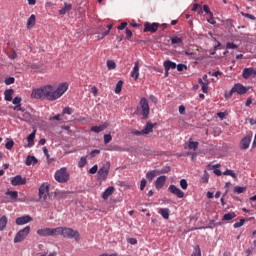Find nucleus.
Wrapping results in <instances>:
<instances>
[{
	"mask_svg": "<svg viewBox=\"0 0 256 256\" xmlns=\"http://www.w3.org/2000/svg\"><path fill=\"white\" fill-rule=\"evenodd\" d=\"M58 235H61L64 239H75V241H79L81 236L79 231L69 227H58Z\"/></svg>",
	"mask_w": 256,
	"mask_h": 256,
	"instance_id": "nucleus-2",
	"label": "nucleus"
},
{
	"mask_svg": "<svg viewBox=\"0 0 256 256\" xmlns=\"http://www.w3.org/2000/svg\"><path fill=\"white\" fill-rule=\"evenodd\" d=\"M33 218L31 216H22L16 219V225H26V223H31Z\"/></svg>",
	"mask_w": 256,
	"mask_h": 256,
	"instance_id": "nucleus-16",
	"label": "nucleus"
},
{
	"mask_svg": "<svg viewBox=\"0 0 256 256\" xmlns=\"http://www.w3.org/2000/svg\"><path fill=\"white\" fill-rule=\"evenodd\" d=\"M39 199H43V201H47L49 199V185L43 183L39 188Z\"/></svg>",
	"mask_w": 256,
	"mask_h": 256,
	"instance_id": "nucleus-9",
	"label": "nucleus"
},
{
	"mask_svg": "<svg viewBox=\"0 0 256 256\" xmlns=\"http://www.w3.org/2000/svg\"><path fill=\"white\" fill-rule=\"evenodd\" d=\"M69 177H70L69 172L65 167L60 168L54 174V179L58 183H67V181H69Z\"/></svg>",
	"mask_w": 256,
	"mask_h": 256,
	"instance_id": "nucleus-4",
	"label": "nucleus"
},
{
	"mask_svg": "<svg viewBox=\"0 0 256 256\" xmlns=\"http://www.w3.org/2000/svg\"><path fill=\"white\" fill-rule=\"evenodd\" d=\"M179 113L180 115H185V107L183 105L179 106Z\"/></svg>",
	"mask_w": 256,
	"mask_h": 256,
	"instance_id": "nucleus-64",
	"label": "nucleus"
},
{
	"mask_svg": "<svg viewBox=\"0 0 256 256\" xmlns=\"http://www.w3.org/2000/svg\"><path fill=\"white\" fill-rule=\"evenodd\" d=\"M245 225V218L239 220V222H235L233 224L234 229H239V227H243Z\"/></svg>",
	"mask_w": 256,
	"mask_h": 256,
	"instance_id": "nucleus-43",
	"label": "nucleus"
},
{
	"mask_svg": "<svg viewBox=\"0 0 256 256\" xmlns=\"http://www.w3.org/2000/svg\"><path fill=\"white\" fill-rule=\"evenodd\" d=\"M5 85H13L15 83V78L14 77H8L4 80Z\"/></svg>",
	"mask_w": 256,
	"mask_h": 256,
	"instance_id": "nucleus-46",
	"label": "nucleus"
},
{
	"mask_svg": "<svg viewBox=\"0 0 256 256\" xmlns=\"http://www.w3.org/2000/svg\"><path fill=\"white\" fill-rule=\"evenodd\" d=\"M7 223H9V219L5 215H0V231H5Z\"/></svg>",
	"mask_w": 256,
	"mask_h": 256,
	"instance_id": "nucleus-23",
	"label": "nucleus"
},
{
	"mask_svg": "<svg viewBox=\"0 0 256 256\" xmlns=\"http://www.w3.org/2000/svg\"><path fill=\"white\" fill-rule=\"evenodd\" d=\"M121 89H123V80H120L116 84L115 93L119 94L121 93Z\"/></svg>",
	"mask_w": 256,
	"mask_h": 256,
	"instance_id": "nucleus-42",
	"label": "nucleus"
},
{
	"mask_svg": "<svg viewBox=\"0 0 256 256\" xmlns=\"http://www.w3.org/2000/svg\"><path fill=\"white\" fill-rule=\"evenodd\" d=\"M252 139H253V134H248L247 136L241 139L240 145H239L241 151H246L249 145H251Z\"/></svg>",
	"mask_w": 256,
	"mask_h": 256,
	"instance_id": "nucleus-11",
	"label": "nucleus"
},
{
	"mask_svg": "<svg viewBox=\"0 0 256 256\" xmlns=\"http://www.w3.org/2000/svg\"><path fill=\"white\" fill-rule=\"evenodd\" d=\"M99 169V166H97V164H95L92 168L89 169L88 173H90V175H95V173H97Z\"/></svg>",
	"mask_w": 256,
	"mask_h": 256,
	"instance_id": "nucleus-48",
	"label": "nucleus"
},
{
	"mask_svg": "<svg viewBox=\"0 0 256 256\" xmlns=\"http://www.w3.org/2000/svg\"><path fill=\"white\" fill-rule=\"evenodd\" d=\"M87 165V160L85 158H81L78 162V167H85Z\"/></svg>",
	"mask_w": 256,
	"mask_h": 256,
	"instance_id": "nucleus-54",
	"label": "nucleus"
},
{
	"mask_svg": "<svg viewBox=\"0 0 256 256\" xmlns=\"http://www.w3.org/2000/svg\"><path fill=\"white\" fill-rule=\"evenodd\" d=\"M156 175H157L156 170L148 171L146 173V179H148V181H152L153 179H155Z\"/></svg>",
	"mask_w": 256,
	"mask_h": 256,
	"instance_id": "nucleus-34",
	"label": "nucleus"
},
{
	"mask_svg": "<svg viewBox=\"0 0 256 256\" xmlns=\"http://www.w3.org/2000/svg\"><path fill=\"white\" fill-rule=\"evenodd\" d=\"M222 175H229L230 177H232V179H237V174L231 170V169H226Z\"/></svg>",
	"mask_w": 256,
	"mask_h": 256,
	"instance_id": "nucleus-38",
	"label": "nucleus"
},
{
	"mask_svg": "<svg viewBox=\"0 0 256 256\" xmlns=\"http://www.w3.org/2000/svg\"><path fill=\"white\" fill-rule=\"evenodd\" d=\"M26 184H27V178L21 175H16L11 179V185H13L14 187H17L19 185H26Z\"/></svg>",
	"mask_w": 256,
	"mask_h": 256,
	"instance_id": "nucleus-13",
	"label": "nucleus"
},
{
	"mask_svg": "<svg viewBox=\"0 0 256 256\" xmlns=\"http://www.w3.org/2000/svg\"><path fill=\"white\" fill-rule=\"evenodd\" d=\"M203 11L206 12V14L209 15L210 17H213V12H211V9H209L208 5L203 6Z\"/></svg>",
	"mask_w": 256,
	"mask_h": 256,
	"instance_id": "nucleus-49",
	"label": "nucleus"
},
{
	"mask_svg": "<svg viewBox=\"0 0 256 256\" xmlns=\"http://www.w3.org/2000/svg\"><path fill=\"white\" fill-rule=\"evenodd\" d=\"M168 191L170 193H172V195H176V197H178V199H183L185 197V192L182 191L181 189H179L177 186L171 184L168 187Z\"/></svg>",
	"mask_w": 256,
	"mask_h": 256,
	"instance_id": "nucleus-12",
	"label": "nucleus"
},
{
	"mask_svg": "<svg viewBox=\"0 0 256 256\" xmlns=\"http://www.w3.org/2000/svg\"><path fill=\"white\" fill-rule=\"evenodd\" d=\"M50 121H61V115L57 114L53 117H50Z\"/></svg>",
	"mask_w": 256,
	"mask_h": 256,
	"instance_id": "nucleus-58",
	"label": "nucleus"
},
{
	"mask_svg": "<svg viewBox=\"0 0 256 256\" xmlns=\"http://www.w3.org/2000/svg\"><path fill=\"white\" fill-rule=\"evenodd\" d=\"M14 111H21V113H23L22 117H19V119L21 121H25L26 119H29L30 114L29 112H25V109H23V107H21V104H18L16 106L13 107Z\"/></svg>",
	"mask_w": 256,
	"mask_h": 256,
	"instance_id": "nucleus-15",
	"label": "nucleus"
},
{
	"mask_svg": "<svg viewBox=\"0 0 256 256\" xmlns=\"http://www.w3.org/2000/svg\"><path fill=\"white\" fill-rule=\"evenodd\" d=\"M37 235L40 237H57L58 227L57 228H41L37 230Z\"/></svg>",
	"mask_w": 256,
	"mask_h": 256,
	"instance_id": "nucleus-6",
	"label": "nucleus"
},
{
	"mask_svg": "<svg viewBox=\"0 0 256 256\" xmlns=\"http://www.w3.org/2000/svg\"><path fill=\"white\" fill-rule=\"evenodd\" d=\"M176 69L177 71L181 72V71H187V65L185 64H178L176 65Z\"/></svg>",
	"mask_w": 256,
	"mask_h": 256,
	"instance_id": "nucleus-47",
	"label": "nucleus"
},
{
	"mask_svg": "<svg viewBox=\"0 0 256 256\" xmlns=\"http://www.w3.org/2000/svg\"><path fill=\"white\" fill-rule=\"evenodd\" d=\"M139 106L137 108L138 113L142 116V119L147 120L149 119V114L151 113V108L149 107V101L147 98L143 97L140 99Z\"/></svg>",
	"mask_w": 256,
	"mask_h": 256,
	"instance_id": "nucleus-3",
	"label": "nucleus"
},
{
	"mask_svg": "<svg viewBox=\"0 0 256 256\" xmlns=\"http://www.w3.org/2000/svg\"><path fill=\"white\" fill-rule=\"evenodd\" d=\"M226 49H237V45L233 42L226 43Z\"/></svg>",
	"mask_w": 256,
	"mask_h": 256,
	"instance_id": "nucleus-53",
	"label": "nucleus"
},
{
	"mask_svg": "<svg viewBox=\"0 0 256 256\" xmlns=\"http://www.w3.org/2000/svg\"><path fill=\"white\" fill-rule=\"evenodd\" d=\"M163 66L165 71H170V69H177V63L171 60L164 61Z\"/></svg>",
	"mask_w": 256,
	"mask_h": 256,
	"instance_id": "nucleus-19",
	"label": "nucleus"
},
{
	"mask_svg": "<svg viewBox=\"0 0 256 256\" xmlns=\"http://www.w3.org/2000/svg\"><path fill=\"white\" fill-rule=\"evenodd\" d=\"M167 181V176L165 175H162V176H159L156 181H155V187L156 189H163V187H165V183Z\"/></svg>",
	"mask_w": 256,
	"mask_h": 256,
	"instance_id": "nucleus-14",
	"label": "nucleus"
},
{
	"mask_svg": "<svg viewBox=\"0 0 256 256\" xmlns=\"http://www.w3.org/2000/svg\"><path fill=\"white\" fill-rule=\"evenodd\" d=\"M153 127H155V124L147 122L144 128L142 129V132L144 133V135H149V133H153Z\"/></svg>",
	"mask_w": 256,
	"mask_h": 256,
	"instance_id": "nucleus-21",
	"label": "nucleus"
},
{
	"mask_svg": "<svg viewBox=\"0 0 256 256\" xmlns=\"http://www.w3.org/2000/svg\"><path fill=\"white\" fill-rule=\"evenodd\" d=\"M146 186H147V180L143 178L140 182V191H143Z\"/></svg>",
	"mask_w": 256,
	"mask_h": 256,
	"instance_id": "nucleus-52",
	"label": "nucleus"
},
{
	"mask_svg": "<svg viewBox=\"0 0 256 256\" xmlns=\"http://www.w3.org/2000/svg\"><path fill=\"white\" fill-rule=\"evenodd\" d=\"M5 195H8L14 201H17V199L19 198V192L17 191L8 190L5 192Z\"/></svg>",
	"mask_w": 256,
	"mask_h": 256,
	"instance_id": "nucleus-28",
	"label": "nucleus"
},
{
	"mask_svg": "<svg viewBox=\"0 0 256 256\" xmlns=\"http://www.w3.org/2000/svg\"><path fill=\"white\" fill-rule=\"evenodd\" d=\"M229 187H231V182H226V183H225V189H226V191H225L224 195H227V193H229Z\"/></svg>",
	"mask_w": 256,
	"mask_h": 256,
	"instance_id": "nucleus-61",
	"label": "nucleus"
},
{
	"mask_svg": "<svg viewBox=\"0 0 256 256\" xmlns=\"http://www.w3.org/2000/svg\"><path fill=\"white\" fill-rule=\"evenodd\" d=\"M107 129V124H102L100 126H92L90 131L93 133H101V131H105Z\"/></svg>",
	"mask_w": 256,
	"mask_h": 256,
	"instance_id": "nucleus-25",
	"label": "nucleus"
},
{
	"mask_svg": "<svg viewBox=\"0 0 256 256\" xmlns=\"http://www.w3.org/2000/svg\"><path fill=\"white\" fill-rule=\"evenodd\" d=\"M14 145H15V142L13 141V139H8L5 144V148L8 149V151H11Z\"/></svg>",
	"mask_w": 256,
	"mask_h": 256,
	"instance_id": "nucleus-40",
	"label": "nucleus"
},
{
	"mask_svg": "<svg viewBox=\"0 0 256 256\" xmlns=\"http://www.w3.org/2000/svg\"><path fill=\"white\" fill-rule=\"evenodd\" d=\"M198 83L202 86L203 93H207L209 91V85L203 82L201 78H199Z\"/></svg>",
	"mask_w": 256,
	"mask_h": 256,
	"instance_id": "nucleus-36",
	"label": "nucleus"
},
{
	"mask_svg": "<svg viewBox=\"0 0 256 256\" xmlns=\"http://www.w3.org/2000/svg\"><path fill=\"white\" fill-rule=\"evenodd\" d=\"M237 217V214L235 212H228L224 214L222 221H232V219H235Z\"/></svg>",
	"mask_w": 256,
	"mask_h": 256,
	"instance_id": "nucleus-26",
	"label": "nucleus"
},
{
	"mask_svg": "<svg viewBox=\"0 0 256 256\" xmlns=\"http://www.w3.org/2000/svg\"><path fill=\"white\" fill-rule=\"evenodd\" d=\"M198 148H199V142H195L192 140L188 141V149H193V151H197Z\"/></svg>",
	"mask_w": 256,
	"mask_h": 256,
	"instance_id": "nucleus-33",
	"label": "nucleus"
},
{
	"mask_svg": "<svg viewBox=\"0 0 256 256\" xmlns=\"http://www.w3.org/2000/svg\"><path fill=\"white\" fill-rule=\"evenodd\" d=\"M216 225L215 220H210L208 223V229H213Z\"/></svg>",
	"mask_w": 256,
	"mask_h": 256,
	"instance_id": "nucleus-59",
	"label": "nucleus"
},
{
	"mask_svg": "<svg viewBox=\"0 0 256 256\" xmlns=\"http://www.w3.org/2000/svg\"><path fill=\"white\" fill-rule=\"evenodd\" d=\"M125 27H127V22H122V23L118 26V30H119V31H123V29H125Z\"/></svg>",
	"mask_w": 256,
	"mask_h": 256,
	"instance_id": "nucleus-60",
	"label": "nucleus"
},
{
	"mask_svg": "<svg viewBox=\"0 0 256 256\" xmlns=\"http://www.w3.org/2000/svg\"><path fill=\"white\" fill-rule=\"evenodd\" d=\"M21 101H22V99H21V97H19V96H16V97H14V99L12 100V103H13V105H21Z\"/></svg>",
	"mask_w": 256,
	"mask_h": 256,
	"instance_id": "nucleus-50",
	"label": "nucleus"
},
{
	"mask_svg": "<svg viewBox=\"0 0 256 256\" xmlns=\"http://www.w3.org/2000/svg\"><path fill=\"white\" fill-rule=\"evenodd\" d=\"M106 151H123V149L119 146H114L113 148H107Z\"/></svg>",
	"mask_w": 256,
	"mask_h": 256,
	"instance_id": "nucleus-56",
	"label": "nucleus"
},
{
	"mask_svg": "<svg viewBox=\"0 0 256 256\" xmlns=\"http://www.w3.org/2000/svg\"><path fill=\"white\" fill-rule=\"evenodd\" d=\"M27 141H28V147H33V145H35V131L32 132L30 135H28L27 137Z\"/></svg>",
	"mask_w": 256,
	"mask_h": 256,
	"instance_id": "nucleus-32",
	"label": "nucleus"
},
{
	"mask_svg": "<svg viewBox=\"0 0 256 256\" xmlns=\"http://www.w3.org/2000/svg\"><path fill=\"white\" fill-rule=\"evenodd\" d=\"M62 113H63V115H72L73 114V110L71 108H69V107H65L63 109Z\"/></svg>",
	"mask_w": 256,
	"mask_h": 256,
	"instance_id": "nucleus-51",
	"label": "nucleus"
},
{
	"mask_svg": "<svg viewBox=\"0 0 256 256\" xmlns=\"http://www.w3.org/2000/svg\"><path fill=\"white\" fill-rule=\"evenodd\" d=\"M69 89V83L62 82L58 85L57 89L53 85L48 84L39 88H33L30 94L31 99H38L40 101H57L61 99L67 90Z\"/></svg>",
	"mask_w": 256,
	"mask_h": 256,
	"instance_id": "nucleus-1",
	"label": "nucleus"
},
{
	"mask_svg": "<svg viewBox=\"0 0 256 256\" xmlns=\"http://www.w3.org/2000/svg\"><path fill=\"white\" fill-rule=\"evenodd\" d=\"M245 191H247L246 187H243V186L234 187V193H237V195H241V193H245Z\"/></svg>",
	"mask_w": 256,
	"mask_h": 256,
	"instance_id": "nucleus-39",
	"label": "nucleus"
},
{
	"mask_svg": "<svg viewBox=\"0 0 256 256\" xmlns=\"http://www.w3.org/2000/svg\"><path fill=\"white\" fill-rule=\"evenodd\" d=\"M157 29H159V23L154 22H146L144 24V33H157Z\"/></svg>",
	"mask_w": 256,
	"mask_h": 256,
	"instance_id": "nucleus-10",
	"label": "nucleus"
},
{
	"mask_svg": "<svg viewBox=\"0 0 256 256\" xmlns=\"http://www.w3.org/2000/svg\"><path fill=\"white\" fill-rule=\"evenodd\" d=\"M109 169H111V164L107 162L104 166H102L97 172V181L103 182L107 181L109 177Z\"/></svg>",
	"mask_w": 256,
	"mask_h": 256,
	"instance_id": "nucleus-5",
	"label": "nucleus"
},
{
	"mask_svg": "<svg viewBox=\"0 0 256 256\" xmlns=\"http://www.w3.org/2000/svg\"><path fill=\"white\" fill-rule=\"evenodd\" d=\"M112 140H113V137L111 136V134L104 135V144L105 145H108V143H111Z\"/></svg>",
	"mask_w": 256,
	"mask_h": 256,
	"instance_id": "nucleus-45",
	"label": "nucleus"
},
{
	"mask_svg": "<svg viewBox=\"0 0 256 256\" xmlns=\"http://www.w3.org/2000/svg\"><path fill=\"white\" fill-rule=\"evenodd\" d=\"M217 117H219V119H221V121H223V119H225V112H218Z\"/></svg>",
	"mask_w": 256,
	"mask_h": 256,
	"instance_id": "nucleus-62",
	"label": "nucleus"
},
{
	"mask_svg": "<svg viewBox=\"0 0 256 256\" xmlns=\"http://www.w3.org/2000/svg\"><path fill=\"white\" fill-rule=\"evenodd\" d=\"M159 215L163 217V219H169V215H171V210L169 208H159L158 209Z\"/></svg>",
	"mask_w": 256,
	"mask_h": 256,
	"instance_id": "nucleus-22",
	"label": "nucleus"
},
{
	"mask_svg": "<svg viewBox=\"0 0 256 256\" xmlns=\"http://www.w3.org/2000/svg\"><path fill=\"white\" fill-rule=\"evenodd\" d=\"M106 65L109 71H113V69H117V64L113 60H108Z\"/></svg>",
	"mask_w": 256,
	"mask_h": 256,
	"instance_id": "nucleus-37",
	"label": "nucleus"
},
{
	"mask_svg": "<svg viewBox=\"0 0 256 256\" xmlns=\"http://www.w3.org/2000/svg\"><path fill=\"white\" fill-rule=\"evenodd\" d=\"M131 37H133V32H131V30L126 28V39H128V41H129L131 39Z\"/></svg>",
	"mask_w": 256,
	"mask_h": 256,
	"instance_id": "nucleus-55",
	"label": "nucleus"
},
{
	"mask_svg": "<svg viewBox=\"0 0 256 256\" xmlns=\"http://www.w3.org/2000/svg\"><path fill=\"white\" fill-rule=\"evenodd\" d=\"M170 40L172 45H183V38L179 36H172Z\"/></svg>",
	"mask_w": 256,
	"mask_h": 256,
	"instance_id": "nucleus-27",
	"label": "nucleus"
},
{
	"mask_svg": "<svg viewBox=\"0 0 256 256\" xmlns=\"http://www.w3.org/2000/svg\"><path fill=\"white\" fill-rule=\"evenodd\" d=\"M127 242L130 244V245H137V240L135 238H128L127 239Z\"/></svg>",
	"mask_w": 256,
	"mask_h": 256,
	"instance_id": "nucleus-57",
	"label": "nucleus"
},
{
	"mask_svg": "<svg viewBox=\"0 0 256 256\" xmlns=\"http://www.w3.org/2000/svg\"><path fill=\"white\" fill-rule=\"evenodd\" d=\"M38 162L39 160H37L35 156H31V155L27 156L25 161L27 167H29L30 165H37Z\"/></svg>",
	"mask_w": 256,
	"mask_h": 256,
	"instance_id": "nucleus-24",
	"label": "nucleus"
},
{
	"mask_svg": "<svg viewBox=\"0 0 256 256\" xmlns=\"http://www.w3.org/2000/svg\"><path fill=\"white\" fill-rule=\"evenodd\" d=\"M200 182H202V183H209V172H207V170L204 171V174L201 177Z\"/></svg>",
	"mask_w": 256,
	"mask_h": 256,
	"instance_id": "nucleus-41",
	"label": "nucleus"
},
{
	"mask_svg": "<svg viewBox=\"0 0 256 256\" xmlns=\"http://www.w3.org/2000/svg\"><path fill=\"white\" fill-rule=\"evenodd\" d=\"M217 167H221V165L220 164H216L214 166L208 165V169H213L217 177H221L223 173Z\"/></svg>",
	"mask_w": 256,
	"mask_h": 256,
	"instance_id": "nucleus-31",
	"label": "nucleus"
},
{
	"mask_svg": "<svg viewBox=\"0 0 256 256\" xmlns=\"http://www.w3.org/2000/svg\"><path fill=\"white\" fill-rule=\"evenodd\" d=\"M251 75H254V77H256V70L253 69V67L245 68V69L243 70L242 77H243L244 79H249Z\"/></svg>",
	"mask_w": 256,
	"mask_h": 256,
	"instance_id": "nucleus-17",
	"label": "nucleus"
},
{
	"mask_svg": "<svg viewBox=\"0 0 256 256\" xmlns=\"http://www.w3.org/2000/svg\"><path fill=\"white\" fill-rule=\"evenodd\" d=\"M99 153H101V150L95 149V150H93V151L90 153V155H91V157H95V155H99Z\"/></svg>",
	"mask_w": 256,
	"mask_h": 256,
	"instance_id": "nucleus-63",
	"label": "nucleus"
},
{
	"mask_svg": "<svg viewBox=\"0 0 256 256\" xmlns=\"http://www.w3.org/2000/svg\"><path fill=\"white\" fill-rule=\"evenodd\" d=\"M29 233H31V227H24L23 229L17 232L16 236L14 237V243H21V241H25Z\"/></svg>",
	"mask_w": 256,
	"mask_h": 256,
	"instance_id": "nucleus-7",
	"label": "nucleus"
},
{
	"mask_svg": "<svg viewBox=\"0 0 256 256\" xmlns=\"http://www.w3.org/2000/svg\"><path fill=\"white\" fill-rule=\"evenodd\" d=\"M180 187L181 189H183L184 191L187 190V187H189V184L187 183L186 179H181L180 180Z\"/></svg>",
	"mask_w": 256,
	"mask_h": 256,
	"instance_id": "nucleus-44",
	"label": "nucleus"
},
{
	"mask_svg": "<svg viewBox=\"0 0 256 256\" xmlns=\"http://www.w3.org/2000/svg\"><path fill=\"white\" fill-rule=\"evenodd\" d=\"M42 151L47 159V163H53L54 159L49 156V150L47 149V147H43Z\"/></svg>",
	"mask_w": 256,
	"mask_h": 256,
	"instance_id": "nucleus-35",
	"label": "nucleus"
},
{
	"mask_svg": "<svg viewBox=\"0 0 256 256\" xmlns=\"http://www.w3.org/2000/svg\"><path fill=\"white\" fill-rule=\"evenodd\" d=\"M131 77L137 81V79H139V61H136L134 63V67L132 69V72H131Z\"/></svg>",
	"mask_w": 256,
	"mask_h": 256,
	"instance_id": "nucleus-18",
	"label": "nucleus"
},
{
	"mask_svg": "<svg viewBox=\"0 0 256 256\" xmlns=\"http://www.w3.org/2000/svg\"><path fill=\"white\" fill-rule=\"evenodd\" d=\"M247 91H249V88L243 86L241 83H237L231 88L229 97H233V93H237L238 95H245Z\"/></svg>",
	"mask_w": 256,
	"mask_h": 256,
	"instance_id": "nucleus-8",
	"label": "nucleus"
},
{
	"mask_svg": "<svg viewBox=\"0 0 256 256\" xmlns=\"http://www.w3.org/2000/svg\"><path fill=\"white\" fill-rule=\"evenodd\" d=\"M36 17L32 14L27 20V29H31V27H35Z\"/></svg>",
	"mask_w": 256,
	"mask_h": 256,
	"instance_id": "nucleus-30",
	"label": "nucleus"
},
{
	"mask_svg": "<svg viewBox=\"0 0 256 256\" xmlns=\"http://www.w3.org/2000/svg\"><path fill=\"white\" fill-rule=\"evenodd\" d=\"M115 191V187L109 186L103 193H102V199L107 200L111 195H113V192Z\"/></svg>",
	"mask_w": 256,
	"mask_h": 256,
	"instance_id": "nucleus-20",
	"label": "nucleus"
},
{
	"mask_svg": "<svg viewBox=\"0 0 256 256\" xmlns=\"http://www.w3.org/2000/svg\"><path fill=\"white\" fill-rule=\"evenodd\" d=\"M4 99L5 101H13V89L5 90Z\"/></svg>",
	"mask_w": 256,
	"mask_h": 256,
	"instance_id": "nucleus-29",
	"label": "nucleus"
}]
</instances>
